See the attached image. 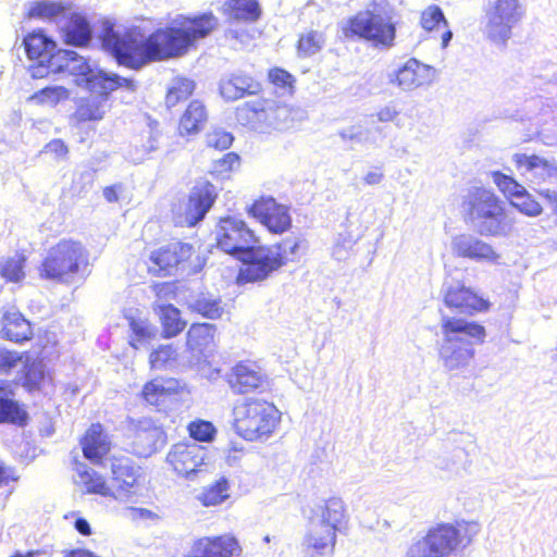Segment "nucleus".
I'll use <instances>...</instances> for the list:
<instances>
[{"mask_svg": "<svg viewBox=\"0 0 557 557\" xmlns=\"http://www.w3.org/2000/svg\"><path fill=\"white\" fill-rule=\"evenodd\" d=\"M218 26V17L212 12H205L194 16H178L173 26L158 28L145 37L136 27H115L107 21L98 37L103 50L119 64L139 70L151 62L185 54Z\"/></svg>", "mask_w": 557, "mask_h": 557, "instance_id": "nucleus-1", "label": "nucleus"}, {"mask_svg": "<svg viewBox=\"0 0 557 557\" xmlns=\"http://www.w3.org/2000/svg\"><path fill=\"white\" fill-rule=\"evenodd\" d=\"M214 236L219 249L243 261L240 276L247 282L267 280L288 262L298 261L306 249V239L294 233L273 245L256 247L255 232L234 215L220 219Z\"/></svg>", "mask_w": 557, "mask_h": 557, "instance_id": "nucleus-2", "label": "nucleus"}, {"mask_svg": "<svg viewBox=\"0 0 557 557\" xmlns=\"http://www.w3.org/2000/svg\"><path fill=\"white\" fill-rule=\"evenodd\" d=\"M438 357L448 371L463 369L474 357V346L486 336L483 325L463 318L442 315Z\"/></svg>", "mask_w": 557, "mask_h": 557, "instance_id": "nucleus-3", "label": "nucleus"}, {"mask_svg": "<svg viewBox=\"0 0 557 557\" xmlns=\"http://www.w3.org/2000/svg\"><path fill=\"white\" fill-rule=\"evenodd\" d=\"M465 220L481 236L507 237L513 228V220L507 214L504 202L494 191L472 187L462 200Z\"/></svg>", "mask_w": 557, "mask_h": 557, "instance_id": "nucleus-4", "label": "nucleus"}, {"mask_svg": "<svg viewBox=\"0 0 557 557\" xmlns=\"http://www.w3.org/2000/svg\"><path fill=\"white\" fill-rule=\"evenodd\" d=\"M69 72L77 77L78 85L85 87L92 94L107 98L117 88H125L129 91L136 90L134 79L122 77L115 73L102 69H94L85 58L73 50L58 49L55 58L52 59L53 74Z\"/></svg>", "mask_w": 557, "mask_h": 557, "instance_id": "nucleus-5", "label": "nucleus"}, {"mask_svg": "<svg viewBox=\"0 0 557 557\" xmlns=\"http://www.w3.org/2000/svg\"><path fill=\"white\" fill-rule=\"evenodd\" d=\"M347 515L344 502L331 497L325 502L320 518H311L301 542L304 557H331L336 544V532L342 530Z\"/></svg>", "mask_w": 557, "mask_h": 557, "instance_id": "nucleus-6", "label": "nucleus"}, {"mask_svg": "<svg viewBox=\"0 0 557 557\" xmlns=\"http://www.w3.org/2000/svg\"><path fill=\"white\" fill-rule=\"evenodd\" d=\"M233 414L235 431L246 441L269 436L280 420L275 406L258 398H247L236 405Z\"/></svg>", "mask_w": 557, "mask_h": 557, "instance_id": "nucleus-7", "label": "nucleus"}, {"mask_svg": "<svg viewBox=\"0 0 557 557\" xmlns=\"http://www.w3.org/2000/svg\"><path fill=\"white\" fill-rule=\"evenodd\" d=\"M343 32L346 37H358L375 48L389 49L395 45L396 23L387 11L366 10L350 17Z\"/></svg>", "mask_w": 557, "mask_h": 557, "instance_id": "nucleus-8", "label": "nucleus"}, {"mask_svg": "<svg viewBox=\"0 0 557 557\" xmlns=\"http://www.w3.org/2000/svg\"><path fill=\"white\" fill-rule=\"evenodd\" d=\"M87 260V253L78 242L61 240L51 247L45 257L40 276L58 282H66L67 278L77 273L79 265Z\"/></svg>", "mask_w": 557, "mask_h": 557, "instance_id": "nucleus-9", "label": "nucleus"}, {"mask_svg": "<svg viewBox=\"0 0 557 557\" xmlns=\"http://www.w3.org/2000/svg\"><path fill=\"white\" fill-rule=\"evenodd\" d=\"M108 462L111 472L109 483L112 497L122 503L135 502L140 492L138 483L140 467L126 456H113Z\"/></svg>", "mask_w": 557, "mask_h": 557, "instance_id": "nucleus-10", "label": "nucleus"}, {"mask_svg": "<svg viewBox=\"0 0 557 557\" xmlns=\"http://www.w3.org/2000/svg\"><path fill=\"white\" fill-rule=\"evenodd\" d=\"M460 544V532L453 524L442 523L412 544L406 557H448Z\"/></svg>", "mask_w": 557, "mask_h": 557, "instance_id": "nucleus-11", "label": "nucleus"}, {"mask_svg": "<svg viewBox=\"0 0 557 557\" xmlns=\"http://www.w3.org/2000/svg\"><path fill=\"white\" fill-rule=\"evenodd\" d=\"M25 52L29 61L28 73L33 78L47 77L52 72V59L55 58L57 44L55 41L45 34L44 30L38 29L28 34L23 39Z\"/></svg>", "mask_w": 557, "mask_h": 557, "instance_id": "nucleus-12", "label": "nucleus"}, {"mask_svg": "<svg viewBox=\"0 0 557 557\" xmlns=\"http://www.w3.org/2000/svg\"><path fill=\"white\" fill-rule=\"evenodd\" d=\"M206 459L207 448L197 443H177L172 446L166 456V461L174 471L191 481L203 471Z\"/></svg>", "mask_w": 557, "mask_h": 557, "instance_id": "nucleus-13", "label": "nucleus"}, {"mask_svg": "<svg viewBox=\"0 0 557 557\" xmlns=\"http://www.w3.org/2000/svg\"><path fill=\"white\" fill-rule=\"evenodd\" d=\"M485 27L487 37L499 44H505L511 36L512 27L521 16L518 0H498L488 13Z\"/></svg>", "mask_w": 557, "mask_h": 557, "instance_id": "nucleus-14", "label": "nucleus"}, {"mask_svg": "<svg viewBox=\"0 0 557 557\" xmlns=\"http://www.w3.org/2000/svg\"><path fill=\"white\" fill-rule=\"evenodd\" d=\"M444 302L448 308L457 309L460 312L472 314L474 312L485 311L490 307V301L467 287L463 282L455 278H445L442 286Z\"/></svg>", "mask_w": 557, "mask_h": 557, "instance_id": "nucleus-15", "label": "nucleus"}, {"mask_svg": "<svg viewBox=\"0 0 557 557\" xmlns=\"http://www.w3.org/2000/svg\"><path fill=\"white\" fill-rule=\"evenodd\" d=\"M248 213L260 221L271 233L281 234L292 226L288 208L280 205L274 198H262L255 201Z\"/></svg>", "mask_w": 557, "mask_h": 557, "instance_id": "nucleus-16", "label": "nucleus"}, {"mask_svg": "<svg viewBox=\"0 0 557 557\" xmlns=\"http://www.w3.org/2000/svg\"><path fill=\"white\" fill-rule=\"evenodd\" d=\"M218 193L213 184L208 181H197L188 196L185 209V223L195 226L202 221L213 203Z\"/></svg>", "mask_w": 557, "mask_h": 557, "instance_id": "nucleus-17", "label": "nucleus"}, {"mask_svg": "<svg viewBox=\"0 0 557 557\" xmlns=\"http://www.w3.org/2000/svg\"><path fill=\"white\" fill-rule=\"evenodd\" d=\"M512 161L517 170L534 184L557 180V162L536 154L516 153Z\"/></svg>", "mask_w": 557, "mask_h": 557, "instance_id": "nucleus-18", "label": "nucleus"}, {"mask_svg": "<svg viewBox=\"0 0 557 557\" xmlns=\"http://www.w3.org/2000/svg\"><path fill=\"white\" fill-rule=\"evenodd\" d=\"M435 74L436 70L433 66L423 64L412 58L400 66L394 75H391L389 82L397 84L401 90L409 91L422 85H430L433 83Z\"/></svg>", "mask_w": 557, "mask_h": 557, "instance_id": "nucleus-19", "label": "nucleus"}, {"mask_svg": "<svg viewBox=\"0 0 557 557\" xmlns=\"http://www.w3.org/2000/svg\"><path fill=\"white\" fill-rule=\"evenodd\" d=\"M261 89V84L255 77L240 70L224 74L219 82L220 95L225 101L258 95Z\"/></svg>", "mask_w": 557, "mask_h": 557, "instance_id": "nucleus-20", "label": "nucleus"}, {"mask_svg": "<svg viewBox=\"0 0 557 557\" xmlns=\"http://www.w3.org/2000/svg\"><path fill=\"white\" fill-rule=\"evenodd\" d=\"M238 548L233 536L202 537L193 542L185 557H232Z\"/></svg>", "mask_w": 557, "mask_h": 557, "instance_id": "nucleus-21", "label": "nucleus"}, {"mask_svg": "<svg viewBox=\"0 0 557 557\" xmlns=\"http://www.w3.org/2000/svg\"><path fill=\"white\" fill-rule=\"evenodd\" d=\"M451 249L458 257L472 259L475 261L496 262L499 255L493 247L470 234H461L453 238Z\"/></svg>", "mask_w": 557, "mask_h": 557, "instance_id": "nucleus-22", "label": "nucleus"}, {"mask_svg": "<svg viewBox=\"0 0 557 557\" xmlns=\"http://www.w3.org/2000/svg\"><path fill=\"white\" fill-rule=\"evenodd\" d=\"M164 432L150 420H143L134 430L133 451L138 456L148 457L165 443Z\"/></svg>", "mask_w": 557, "mask_h": 557, "instance_id": "nucleus-23", "label": "nucleus"}, {"mask_svg": "<svg viewBox=\"0 0 557 557\" xmlns=\"http://www.w3.org/2000/svg\"><path fill=\"white\" fill-rule=\"evenodd\" d=\"M216 326L212 323H194L187 332V346L196 363H200L211 352Z\"/></svg>", "mask_w": 557, "mask_h": 557, "instance_id": "nucleus-24", "label": "nucleus"}, {"mask_svg": "<svg viewBox=\"0 0 557 557\" xmlns=\"http://www.w3.org/2000/svg\"><path fill=\"white\" fill-rule=\"evenodd\" d=\"M194 252V247L187 243H171L151 252L150 260L159 270L171 273L173 268L187 261Z\"/></svg>", "mask_w": 557, "mask_h": 557, "instance_id": "nucleus-25", "label": "nucleus"}, {"mask_svg": "<svg viewBox=\"0 0 557 557\" xmlns=\"http://www.w3.org/2000/svg\"><path fill=\"white\" fill-rule=\"evenodd\" d=\"M0 337L16 344L30 341L33 330L30 322L18 311H7L1 320Z\"/></svg>", "mask_w": 557, "mask_h": 557, "instance_id": "nucleus-26", "label": "nucleus"}, {"mask_svg": "<svg viewBox=\"0 0 557 557\" xmlns=\"http://www.w3.org/2000/svg\"><path fill=\"white\" fill-rule=\"evenodd\" d=\"M86 459L98 463L110 450V441L100 423H94L86 431L81 441Z\"/></svg>", "mask_w": 557, "mask_h": 557, "instance_id": "nucleus-27", "label": "nucleus"}, {"mask_svg": "<svg viewBox=\"0 0 557 557\" xmlns=\"http://www.w3.org/2000/svg\"><path fill=\"white\" fill-rule=\"evenodd\" d=\"M185 304L191 312L209 320L220 319L224 312L221 298L205 290L189 293Z\"/></svg>", "mask_w": 557, "mask_h": 557, "instance_id": "nucleus-28", "label": "nucleus"}, {"mask_svg": "<svg viewBox=\"0 0 557 557\" xmlns=\"http://www.w3.org/2000/svg\"><path fill=\"white\" fill-rule=\"evenodd\" d=\"M64 42L70 46L86 47L92 38L89 21L81 14H72L62 28Z\"/></svg>", "mask_w": 557, "mask_h": 557, "instance_id": "nucleus-29", "label": "nucleus"}, {"mask_svg": "<svg viewBox=\"0 0 557 557\" xmlns=\"http://www.w3.org/2000/svg\"><path fill=\"white\" fill-rule=\"evenodd\" d=\"M230 384L235 393L246 394L262 386V374L249 366L239 363L233 370Z\"/></svg>", "mask_w": 557, "mask_h": 557, "instance_id": "nucleus-30", "label": "nucleus"}, {"mask_svg": "<svg viewBox=\"0 0 557 557\" xmlns=\"http://www.w3.org/2000/svg\"><path fill=\"white\" fill-rule=\"evenodd\" d=\"M224 12L236 22L253 23L261 16V5L257 0H227Z\"/></svg>", "mask_w": 557, "mask_h": 557, "instance_id": "nucleus-31", "label": "nucleus"}, {"mask_svg": "<svg viewBox=\"0 0 557 557\" xmlns=\"http://www.w3.org/2000/svg\"><path fill=\"white\" fill-rule=\"evenodd\" d=\"M153 310L160 318L165 337H174L185 329L186 322L181 318V312L175 306L156 304Z\"/></svg>", "mask_w": 557, "mask_h": 557, "instance_id": "nucleus-32", "label": "nucleus"}, {"mask_svg": "<svg viewBox=\"0 0 557 557\" xmlns=\"http://www.w3.org/2000/svg\"><path fill=\"white\" fill-rule=\"evenodd\" d=\"M76 471L78 475L76 483L83 485L87 493L112 497L110 483H107L94 469L86 465H78Z\"/></svg>", "mask_w": 557, "mask_h": 557, "instance_id": "nucleus-33", "label": "nucleus"}, {"mask_svg": "<svg viewBox=\"0 0 557 557\" xmlns=\"http://www.w3.org/2000/svg\"><path fill=\"white\" fill-rule=\"evenodd\" d=\"M27 411L20 403L8 395L0 394V424L24 426L28 422Z\"/></svg>", "mask_w": 557, "mask_h": 557, "instance_id": "nucleus-34", "label": "nucleus"}, {"mask_svg": "<svg viewBox=\"0 0 557 557\" xmlns=\"http://www.w3.org/2000/svg\"><path fill=\"white\" fill-rule=\"evenodd\" d=\"M207 121L205 106L200 101H191L180 121V131L185 134L198 133Z\"/></svg>", "mask_w": 557, "mask_h": 557, "instance_id": "nucleus-35", "label": "nucleus"}, {"mask_svg": "<svg viewBox=\"0 0 557 557\" xmlns=\"http://www.w3.org/2000/svg\"><path fill=\"white\" fill-rule=\"evenodd\" d=\"M175 388L176 382L169 381L165 384L163 381L153 380L145 384L141 394L148 404L160 406Z\"/></svg>", "mask_w": 557, "mask_h": 557, "instance_id": "nucleus-36", "label": "nucleus"}, {"mask_svg": "<svg viewBox=\"0 0 557 557\" xmlns=\"http://www.w3.org/2000/svg\"><path fill=\"white\" fill-rule=\"evenodd\" d=\"M67 7L63 2L39 0L30 4L28 15L38 18H57L65 15Z\"/></svg>", "mask_w": 557, "mask_h": 557, "instance_id": "nucleus-37", "label": "nucleus"}, {"mask_svg": "<svg viewBox=\"0 0 557 557\" xmlns=\"http://www.w3.org/2000/svg\"><path fill=\"white\" fill-rule=\"evenodd\" d=\"M290 112L286 106L268 101V133L271 131H285L292 125Z\"/></svg>", "mask_w": 557, "mask_h": 557, "instance_id": "nucleus-38", "label": "nucleus"}, {"mask_svg": "<svg viewBox=\"0 0 557 557\" xmlns=\"http://www.w3.org/2000/svg\"><path fill=\"white\" fill-rule=\"evenodd\" d=\"M260 106H263L262 99L247 101L237 107L235 112L236 121L240 125L253 131V127H258V124L260 123V120H258Z\"/></svg>", "mask_w": 557, "mask_h": 557, "instance_id": "nucleus-39", "label": "nucleus"}, {"mask_svg": "<svg viewBox=\"0 0 557 557\" xmlns=\"http://www.w3.org/2000/svg\"><path fill=\"white\" fill-rule=\"evenodd\" d=\"M467 462V451L461 447H456L448 455L440 456L435 466L441 470L458 473L460 470H466Z\"/></svg>", "mask_w": 557, "mask_h": 557, "instance_id": "nucleus-40", "label": "nucleus"}, {"mask_svg": "<svg viewBox=\"0 0 557 557\" xmlns=\"http://www.w3.org/2000/svg\"><path fill=\"white\" fill-rule=\"evenodd\" d=\"M227 491L228 481L225 478H221L213 485L205 488L198 498L203 506H216L228 497Z\"/></svg>", "mask_w": 557, "mask_h": 557, "instance_id": "nucleus-41", "label": "nucleus"}, {"mask_svg": "<svg viewBox=\"0 0 557 557\" xmlns=\"http://www.w3.org/2000/svg\"><path fill=\"white\" fill-rule=\"evenodd\" d=\"M69 96V90L63 86H47L32 95L29 100L37 104L55 106Z\"/></svg>", "mask_w": 557, "mask_h": 557, "instance_id": "nucleus-42", "label": "nucleus"}, {"mask_svg": "<svg viewBox=\"0 0 557 557\" xmlns=\"http://www.w3.org/2000/svg\"><path fill=\"white\" fill-rule=\"evenodd\" d=\"M195 84L188 78H178L169 88L165 104L168 108L175 107L180 101L186 100L194 91Z\"/></svg>", "mask_w": 557, "mask_h": 557, "instance_id": "nucleus-43", "label": "nucleus"}, {"mask_svg": "<svg viewBox=\"0 0 557 557\" xmlns=\"http://www.w3.org/2000/svg\"><path fill=\"white\" fill-rule=\"evenodd\" d=\"M129 327L132 330L131 345L138 348V345L148 343L156 336L157 330L146 320L129 319Z\"/></svg>", "mask_w": 557, "mask_h": 557, "instance_id": "nucleus-44", "label": "nucleus"}, {"mask_svg": "<svg viewBox=\"0 0 557 557\" xmlns=\"http://www.w3.org/2000/svg\"><path fill=\"white\" fill-rule=\"evenodd\" d=\"M324 46V36L322 33L311 30L306 35H301L298 45V55L302 58L311 57L318 53Z\"/></svg>", "mask_w": 557, "mask_h": 557, "instance_id": "nucleus-45", "label": "nucleus"}, {"mask_svg": "<svg viewBox=\"0 0 557 557\" xmlns=\"http://www.w3.org/2000/svg\"><path fill=\"white\" fill-rule=\"evenodd\" d=\"M190 437L196 442L210 443L214 440L216 429L214 425L206 420H197L190 422L188 425Z\"/></svg>", "mask_w": 557, "mask_h": 557, "instance_id": "nucleus-46", "label": "nucleus"}, {"mask_svg": "<svg viewBox=\"0 0 557 557\" xmlns=\"http://www.w3.org/2000/svg\"><path fill=\"white\" fill-rule=\"evenodd\" d=\"M159 149L158 138L151 132H149V136L145 144L134 145L128 150V159L134 163H141L146 159L149 158V154Z\"/></svg>", "mask_w": 557, "mask_h": 557, "instance_id": "nucleus-47", "label": "nucleus"}, {"mask_svg": "<svg viewBox=\"0 0 557 557\" xmlns=\"http://www.w3.org/2000/svg\"><path fill=\"white\" fill-rule=\"evenodd\" d=\"M24 262L25 258L22 256H14L9 258L1 265L2 276L11 282H20L25 276Z\"/></svg>", "mask_w": 557, "mask_h": 557, "instance_id": "nucleus-48", "label": "nucleus"}, {"mask_svg": "<svg viewBox=\"0 0 557 557\" xmlns=\"http://www.w3.org/2000/svg\"><path fill=\"white\" fill-rule=\"evenodd\" d=\"M420 23L421 26L428 32L433 30L441 24H444V26L448 25L444 12L438 5H430L426 8L421 14Z\"/></svg>", "mask_w": 557, "mask_h": 557, "instance_id": "nucleus-49", "label": "nucleus"}, {"mask_svg": "<svg viewBox=\"0 0 557 557\" xmlns=\"http://www.w3.org/2000/svg\"><path fill=\"white\" fill-rule=\"evenodd\" d=\"M102 107L95 100H87L78 106L75 117L79 122L98 121L103 117Z\"/></svg>", "mask_w": 557, "mask_h": 557, "instance_id": "nucleus-50", "label": "nucleus"}, {"mask_svg": "<svg viewBox=\"0 0 557 557\" xmlns=\"http://www.w3.org/2000/svg\"><path fill=\"white\" fill-rule=\"evenodd\" d=\"M511 205L517 208L520 212L529 216H536L542 213V205L534 199L532 195L525 191L519 195L517 200H511Z\"/></svg>", "mask_w": 557, "mask_h": 557, "instance_id": "nucleus-51", "label": "nucleus"}, {"mask_svg": "<svg viewBox=\"0 0 557 557\" xmlns=\"http://www.w3.org/2000/svg\"><path fill=\"white\" fill-rule=\"evenodd\" d=\"M45 379V372L40 363H27L24 367L23 385L29 391L38 389Z\"/></svg>", "mask_w": 557, "mask_h": 557, "instance_id": "nucleus-52", "label": "nucleus"}, {"mask_svg": "<svg viewBox=\"0 0 557 557\" xmlns=\"http://www.w3.org/2000/svg\"><path fill=\"white\" fill-rule=\"evenodd\" d=\"M176 350L172 345H160L150 354L149 361L153 369H162L165 364L175 358Z\"/></svg>", "mask_w": 557, "mask_h": 557, "instance_id": "nucleus-53", "label": "nucleus"}, {"mask_svg": "<svg viewBox=\"0 0 557 557\" xmlns=\"http://www.w3.org/2000/svg\"><path fill=\"white\" fill-rule=\"evenodd\" d=\"M95 177V169H87L82 171L78 174V176L74 180L73 189L77 193L78 196H86L94 187Z\"/></svg>", "mask_w": 557, "mask_h": 557, "instance_id": "nucleus-54", "label": "nucleus"}, {"mask_svg": "<svg viewBox=\"0 0 557 557\" xmlns=\"http://www.w3.org/2000/svg\"><path fill=\"white\" fill-rule=\"evenodd\" d=\"M239 164V156L235 152H227L222 158L214 160L212 173L223 175L233 171L235 165Z\"/></svg>", "mask_w": 557, "mask_h": 557, "instance_id": "nucleus-55", "label": "nucleus"}, {"mask_svg": "<svg viewBox=\"0 0 557 557\" xmlns=\"http://www.w3.org/2000/svg\"><path fill=\"white\" fill-rule=\"evenodd\" d=\"M234 137L231 133L219 129L207 136V144L216 150H225L233 144Z\"/></svg>", "mask_w": 557, "mask_h": 557, "instance_id": "nucleus-56", "label": "nucleus"}, {"mask_svg": "<svg viewBox=\"0 0 557 557\" xmlns=\"http://www.w3.org/2000/svg\"><path fill=\"white\" fill-rule=\"evenodd\" d=\"M22 355L0 346V372L8 373L17 366Z\"/></svg>", "mask_w": 557, "mask_h": 557, "instance_id": "nucleus-57", "label": "nucleus"}, {"mask_svg": "<svg viewBox=\"0 0 557 557\" xmlns=\"http://www.w3.org/2000/svg\"><path fill=\"white\" fill-rule=\"evenodd\" d=\"M338 136L345 141L361 144L367 140L368 132L360 125H352L341 129Z\"/></svg>", "mask_w": 557, "mask_h": 557, "instance_id": "nucleus-58", "label": "nucleus"}, {"mask_svg": "<svg viewBox=\"0 0 557 557\" xmlns=\"http://www.w3.org/2000/svg\"><path fill=\"white\" fill-rule=\"evenodd\" d=\"M269 79L280 88L293 87V83L295 82L294 76L281 67L270 70Z\"/></svg>", "mask_w": 557, "mask_h": 557, "instance_id": "nucleus-59", "label": "nucleus"}, {"mask_svg": "<svg viewBox=\"0 0 557 557\" xmlns=\"http://www.w3.org/2000/svg\"><path fill=\"white\" fill-rule=\"evenodd\" d=\"M44 151L46 153H53L58 158H63L67 154L69 148L61 139H52L46 146Z\"/></svg>", "mask_w": 557, "mask_h": 557, "instance_id": "nucleus-60", "label": "nucleus"}, {"mask_svg": "<svg viewBox=\"0 0 557 557\" xmlns=\"http://www.w3.org/2000/svg\"><path fill=\"white\" fill-rule=\"evenodd\" d=\"M539 194L550 208V210L557 215V191L550 189H542L539 190Z\"/></svg>", "mask_w": 557, "mask_h": 557, "instance_id": "nucleus-61", "label": "nucleus"}, {"mask_svg": "<svg viewBox=\"0 0 557 557\" xmlns=\"http://www.w3.org/2000/svg\"><path fill=\"white\" fill-rule=\"evenodd\" d=\"M376 115L380 122H393L399 115V112L393 106H385Z\"/></svg>", "mask_w": 557, "mask_h": 557, "instance_id": "nucleus-62", "label": "nucleus"}, {"mask_svg": "<svg viewBox=\"0 0 557 557\" xmlns=\"http://www.w3.org/2000/svg\"><path fill=\"white\" fill-rule=\"evenodd\" d=\"M525 191L527 189L522 185H520L515 178H512V181L509 182V184L506 186L503 193L511 197V200H517L519 195H522Z\"/></svg>", "mask_w": 557, "mask_h": 557, "instance_id": "nucleus-63", "label": "nucleus"}, {"mask_svg": "<svg viewBox=\"0 0 557 557\" xmlns=\"http://www.w3.org/2000/svg\"><path fill=\"white\" fill-rule=\"evenodd\" d=\"M525 191L527 189L522 185H520L515 178H512V181L509 182V184L506 186L503 193L511 197V200H517L519 195H522Z\"/></svg>", "mask_w": 557, "mask_h": 557, "instance_id": "nucleus-64", "label": "nucleus"}]
</instances>
